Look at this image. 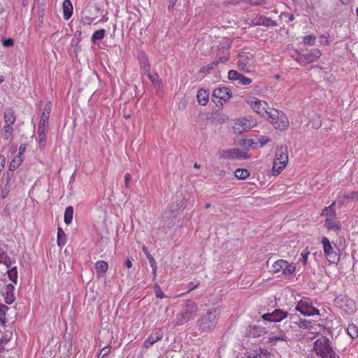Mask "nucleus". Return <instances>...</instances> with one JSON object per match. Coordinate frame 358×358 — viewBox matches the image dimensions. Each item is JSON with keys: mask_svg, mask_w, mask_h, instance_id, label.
<instances>
[{"mask_svg": "<svg viewBox=\"0 0 358 358\" xmlns=\"http://www.w3.org/2000/svg\"><path fill=\"white\" fill-rule=\"evenodd\" d=\"M217 65H215V64H214V62L210 64H208V66H203L201 69V72H203V73H210V71L212 69H213Z\"/></svg>", "mask_w": 358, "mask_h": 358, "instance_id": "5fc2aeb1", "label": "nucleus"}, {"mask_svg": "<svg viewBox=\"0 0 358 358\" xmlns=\"http://www.w3.org/2000/svg\"><path fill=\"white\" fill-rule=\"evenodd\" d=\"M281 17H285L288 19V22H292L294 20V15L292 13H287V12H283L280 15Z\"/></svg>", "mask_w": 358, "mask_h": 358, "instance_id": "6e6d98bb", "label": "nucleus"}, {"mask_svg": "<svg viewBox=\"0 0 358 358\" xmlns=\"http://www.w3.org/2000/svg\"><path fill=\"white\" fill-rule=\"evenodd\" d=\"M346 301L347 306H354V303L351 300H348L346 297L343 295H338L334 299L335 303L342 308L343 306L344 302Z\"/></svg>", "mask_w": 358, "mask_h": 358, "instance_id": "393cba45", "label": "nucleus"}, {"mask_svg": "<svg viewBox=\"0 0 358 358\" xmlns=\"http://www.w3.org/2000/svg\"><path fill=\"white\" fill-rule=\"evenodd\" d=\"M64 18L69 20L73 14V5L70 0H64L63 2Z\"/></svg>", "mask_w": 358, "mask_h": 358, "instance_id": "412c9836", "label": "nucleus"}, {"mask_svg": "<svg viewBox=\"0 0 358 358\" xmlns=\"http://www.w3.org/2000/svg\"><path fill=\"white\" fill-rule=\"evenodd\" d=\"M151 82L155 84L158 80V76L157 74L152 75L150 71L145 73Z\"/></svg>", "mask_w": 358, "mask_h": 358, "instance_id": "13d9d810", "label": "nucleus"}, {"mask_svg": "<svg viewBox=\"0 0 358 358\" xmlns=\"http://www.w3.org/2000/svg\"><path fill=\"white\" fill-rule=\"evenodd\" d=\"M105 30L103 29L96 31L92 36V41H95L97 40H101L105 36Z\"/></svg>", "mask_w": 358, "mask_h": 358, "instance_id": "4c0bfd02", "label": "nucleus"}, {"mask_svg": "<svg viewBox=\"0 0 358 358\" xmlns=\"http://www.w3.org/2000/svg\"><path fill=\"white\" fill-rule=\"evenodd\" d=\"M6 159L5 157L0 155V169H3L5 166Z\"/></svg>", "mask_w": 358, "mask_h": 358, "instance_id": "e2e57ef3", "label": "nucleus"}, {"mask_svg": "<svg viewBox=\"0 0 358 358\" xmlns=\"http://www.w3.org/2000/svg\"><path fill=\"white\" fill-rule=\"evenodd\" d=\"M246 0H229V1L226 2V5H231V6H236L238 5L241 3H246Z\"/></svg>", "mask_w": 358, "mask_h": 358, "instance_id": "4d7b16f0", "label": "nucleus"}, {"mask_svg": "<svg viewBox=\"0 0 358 358\" xmlns=\"http://www.w3.org/2000/svg\"><path fill=\"white\" fill-rule=\"evenodd\" d=\"M316 40V36L314 34H309L303 37V43L307 45L312 46L314 45Z\"/></svg>", "mask_w": 358, "mask_h": 358, "instance_id": "79ce46f5", "label": "nucleus"}, {"mask_svg": "<svg viewBox=\"0 0 358 358\" xmlns=\"http://www.w3.org/2000/svg\"><path fill=\"white\" fill-rule=\"evenodd\" d=\"M271 123L275 129H279L280 131L287 129L289 124V120L285 114L281 115V116L275 121L271 120Z\"/></svg>", "mask_w": 358, "mask_h": 358, "instance_id": "f3484780", "label": "nucleus"}, {"mask_svg": "<svg viewBox=\"0 0 358 358\" xmlns=\"http://www.w3.org/2000/svg\"><path fill=\"white\" fill-rule=\"evenodd\" d=\"M124 265L127 267V268H131L132 266V262L130 259H127L125 262H124Z\"/></svg>", "mask_w": 358, "mask_h": 358, "instance_id": "69168bd1", "label": "nucleus"}, {"mask_svg": "<svg viewBox=\"0 0 358 358\" xmlns=\"http://www.w3.org/2000/svg\"><path fill=\"white\" fill-rule=\"evenodd\" d=\"M248 358H269V353L266 350H260V353L254 355L252 357H248Z\"/></svg>", "mask_w": 358, "mask_h": 358, "instance_id": "8fccbe9b", "label": "nucleus"}, {"mask_svg": "<svg viewBox=\"0 0 358 358\" xmlns=\"http://www.w3.org/2000/svg\"><path fill=\"white\" fill-rule=\"evenodd\" d=\"M321 243L322 244L324 255L329 262L331 264L337 263L339 257L331 246L329 240L327 237H323Z\"/></svg>", "mask_w": 358, "mask_h": 358, "instance_id": "9b49d317", "label": "nucleus"}, {"mask_svg": "<svg viewBox=\"0 0 358 358\" xmlns=\"http://www.w3.org/2000/svg\"><path fill=\"white\" fill-rule=\"evenodd\" d=\"M155 293L157 298L163 299L165 297L164 292L158 285H155Z\"/></svg>", "mask_w": 358, "mask_h": 358, "instance_id": "603ef678", "label": "nucleus"}, {"mask_svg": "<svg viewBox=\"0 0 358 358\" xmlns=\"http://www.w3.org/2000/svg\"><path fill=\"white\" fill-rule=\"evenodd\" d=\"M14 286L12 284H8L6 285L4 291H3V295H4V299L5 302L7 304H11L15 301V295H14Z\"/></svg>", "mask_w": 358, "mask_h": 358, "instance_id": "aec40b11", "label": "nucleus"}, {"mask_svg": "<svg viewBox=\"0 0 358 358\" xmlns=\"http://www.w3.org/2000/svg\"><path fill=\"white\" fill-rule=\"evenodd\" d=\"M65 237L66 235L64 232V231L61 229H58L57 231V243L59 245H64L65 243Z\"/></svg>", "mask_w": 358, "mask_h": 358, "instance_id": "37998d69", "label": "nucleus"}, {"mask_svg": "<svg viewBox=\"0 0 358 358\" xmlns=\"http://www.w3.org/2000/svg\"><path fill=\"white\" fill-rule=\"evenodd\" d=\"M9 192H10V185H9V180H8L6 184L1 189V191H0L1 198L5 199L8 196Z\"/></svg>", "mask_w": 358, "mask_h": 358, "instance_id": "c03bdc74", "label": "nucleus"}, {"mask_svg": "<svg viewBox=\"0 0 358 358\" xmlns=\"http://www.w3.org/2000/svg\"><path fill=\"white\" fill-rule=\"evenodd\" d=\"M73 215V208L71 206L66 207L64 212V222L69 224L72 222Z\"/></svg>", "mask_w": 358, "mask_h": 358, "instance_id": "bb28decb", "label": "nucleus"}, {"mask_svg": "<svg viewBox=\"0 0 358 358\" xmlns=\"http://www.w3.org/2000/svg\"><path fill=\"white\" fill-rule=\"evenodd\" d=\"M22 162V159L20 155L15 156L10 163L9 171H14L21 164Z\"/></svg>", "mask_w": 358, "mask_h": 358, "instance_id": "c756f323", "label": "nucleus"}, {"mask_svg": "<svg viewBox=\"0 0 358 358\" xmlns=\"http://www.w3.org/2000/svg\"><path fill=\"white\" fill-rule=\"evenodd\" d=\"M235 176L241 180H243L249 177L250 172L247 169H238L234 171Z\"/></svg>", "mask_w": 358, "mask_h": 358, "instance_id": "2f4dec72", "label": "nucleus"}, {"mask_svg": "<svg viewBox=\"0 0 358 358\" xmlns=\"http://www.w3.org/2000/svg\"><path fill=\"white\" fill-rule=\"evenodd\" d=\"M325 227L329 230L337 231L341 229V224L338 222L334 221L330 218H327L325 221Z\"/></svg>", "mask_w": 358, "mask_h": 358, "instance_id": "b1692460", "label": "nucleus"}, {"mask_svg": "<svg viewBox=\"0 0 358 358\" xmlns=\"http://www.w3.org/2000/svg\"><path fill=\"white\" fill-rule=\"evenodd\" d=\"M321 51L319 49L314 48L308 53L300 54L296 60L301 66H306L316 62L321 57Z\"/></svg>", "mask_w": 358, "mask_h": 358, "instance_id": "9d476101", "label": "nucleus"}, {"mask_svg": "<svg viewBox=\"0 0 358 358\" xmlns=\"http://www.w3.org/2000/svg\"><path fill=\"white\" fill-rule=\"evenodd\" d=\"M249 121L248 120H239L238 124L241 125L243 130H248L250 129V125L248 124Z\"/></svg>", "mask_w": 358, "mask_h": 358, "instance_id": "864d4df0", "label": "nucleus"}, {"mask_svg": "<svg viewBox=\"0 0 358 358\" xmlns=\"http://www.w3.org/2000/svg\"><path fill=\"white\" fill-rule=\"evenodd\" d=\"M287 315V312L281 309H275L272 313L264 314L262 317L264 320L277 322L286 318Z\"/></svg>", "mask_w": 358, "mask_h": 358, "instance_id": "ddd939ff", "label": "nucleus"}, {"mask_svg": "<svg viewBox=\"0 0 358 358\" xmlns=\"http://www.w3.org/2000/svg\"><path fill=\"white\" fill-rule=\"evenodd\" d=\"M256 145H259V146L261 148L267 143L271 141V139L266 136H257L256 138Z\"/></svg>", "mask_w": 358, "mask_h": 358, "instance_id": "58836bf2", "label": "nucleus"}, {"mask_svg": "<svg viewBox=\"0 0 358 358\" xmlns=\"http://www.w3.org/2000/svg\"><path fill=\"white\" fill-rule=\"evenodd\" d=\"M138 57L141 69L144 71L145 73H148L150 70V66L148 63V57L143 52L139 53Z\"/></svg>", "mask_w": 358, "mask_h": 358, "instance_id": "4be33fe9", "label": "nucleus"}, {"mask_svg": "<svg viewBox=\"0 0 358 358\" xmlns=\"http://www.w3.org/2000/svg\"><path fill=\"white\" fill-rule=\"evenodd\" d=\"M45 130H46V127H45L44 130L43 129H40V125H38V138H39L38 142L41 145H45V136H46Z\"/></svg>", "mask_w": 358, "mask_h": 358, "instance_id": "a19ab883", "label": "nucleus"}, {"mask_svg": "<svg viewBox=\"0 0 358 358\" xmlns=\"http://www.w3.org/2000/svg\"><path fill=\"white\" fill-rule=\"evenodd\" d=\"M296 270V266L289 264L286 260L278 259L272 266V271L274 273H282L284 275L292 274Z\"/></svg>", "mask_w": 358, "mask_h": 358, "instance_id": "1a4fd4ad", "label": "nucleus"}, {"mask_svg": "<svg viewBox=\"0 0 358 358\" xmlns=\"http://www.w3.org/2000/svg\"><path fill=\"white\" fill-rule=\"evenodd\" d=\"M296 310L306 316L320 315V310L313 306L312 301L308 298L301 299L298 302Z\"/></svg>", "mask_w": 358, "mask_h": 358, "instance_id": "0eeeda50", "label": "nucleus"}, {"mask_svg": "<svg viewBox=\"0 0 358 358\" xmlns=\"http://www.w3.org/2000/svg\"><path fill=\"white\" fill-rule=\"evenodd\" d=\"M108 268V264L105 261H98L95 264V269L98 273H105Z\"/></svg>", "mask_w": 358, "mask_h": 358, "instance_id": "a878e982", "label": "nucleus"}, {"mask_svg": "<svg viewBox=\"0 0 358 358\" xmlns=\"http://www.w3.org/2000/svg\"><path fill=\"white\" fill-rule=\"evenodd\" d=\"M228 59H229V53L226 52L222 56L217 57L215 58V59L214 60V64H215V65H218L220 63L224 64V63L227 62L228 61Z\"/></svg>", "mask_w": 358, "mask_h": 358, "instance_id": "a18cd8bd", "label": "nucleus"}, {"mask_svg": "<svg viewBox=\"0 0 358 358\" xmlns=\"http://www.w3.org/2000/svg\"><path fill=\"white\" fill-rule=\"evenodd\" d=\"M197 101L200 105L205 106L208 101V93L204 90H199L197 92Z\"/></svg>", "mask_w": 358, "mask_h": 358, "instance_id": "5701e85b", "label": "nucleus"}, {"mask_svg": "<svg viewBox=\"0 0 358 358\" xmlns=\"http://www.w3.org/2000/svg\"><path fill=\"white\" fill-rule=\"evenodd\" d=\"M24 151V148H22V147H20L18 155H20L21 157V155H22Z\"/></svg>", "mask_w": 358, "mask_h": 358, "instance_id": "338daca9", "label": "nucleus"}, {"mask_svg": "<svg viewBox=\"0 0 358 358\" xmlns=\"http://www.w3.org/2000/svg\"><path fill=\"white\" fill-rule=\"evenodd\" d=\"M51 109H52V103L50 101H48V103H46L45 108H44V111L43 112L41 117V120H40V122H39L40 129H43L44 130L45 127H47V124L48 122Z\"/></svg>", "mask_w": 358, "mask_h": 358, "instance_id": "a211bd4d", "label": "nucleus"}, {"mask_svg": "<svg viewBox=\"0 0 358 358\" xmlns=\"http://www.w3.org/2000/svg\"><path fill=\"white\" fill-rule=\"evenodd\" d=\"M178 0H169V4L168 6V8L171 9L173 8Z\"/></svg>", "mask_w": 358, "mask_h": 358, "instance_id": "0e129e2a", "label": "nucleus"}, {"mask_svg": "<svg viewBox=\"0 0 358 358\" xmlns=\"http://www.w3.org/2000/svg\"><path fill=\"white\" fill-rule=\"evenodd\" d=\"M8 261L10 262V258L7 255V253L5 251V250L3 248L0 247V264H5L8 268L9 266L7 264Z\"/></svg>", "mask_w": 358, "mask_h": 358, "instance_id": "c9c22d12", "label": "nucleus"}, {"mask_svg": "<svg viewBox=\"0 0 358 358\" xmlns=\"http://www.w3.org/2000/svg\"><path fill=\"white\" fill-rule=\"evenodd\" d=\"M219 314L217 308H210L201 315L196 322V326L201 334L209 333L215 329Z\"/></svg>", "mask_w": 358, "mask_h": 358, "instance_id": "f257e3e1", "label": "nucleus"}, {"mask_svg": "<svg viewBox=\"0 0 358 358\" xmlns=\"http://www.w3.org/2000/svg\"><path fill=\"white\" fill-rule=\"evenodd\" d=\"M4 126L3 127L1 135L5 140H8L13 136V124L16 120L15 112L11 108H7L4 112Z\"/></svg>", "mask_w": 358, "mask_h": 358, "instance_id": "39448f33", "label": "nucleus"}, {"mask_svg": "<svg viewBox=\"0 0 358 358\" xmlns=\"http://www.w3.org/2000/svg\"><path fill=\"white\" fill-rule=\"evenodd\" d=\"M8 308L7 306L0 303V322L4 324L6 322V314Z\"/></svg>", "mask_w": 358, "mask_h": 358, "instance_id": "e433bc0d", "label": "nucleus"}, {"mask_svg": "<svg viewBox=\"0 0 358 358\" xmlns=\"http://www.w3.org/2000/svg\"><path fill=\"white\" fill-rule=\"evenodd\" d=\"M7 273L9 279L15 284H16L17 280V271L16 266H14L9 269Z\"/></svg>", "mask_w": 358, "mask_h": 358, "instance_id": "f704fd0d", "label": "nucleus"}, {"mask_svg": "<svg viewBox=\"0 0 358 358\" xmlns=\"http://www.w3.org/2000/svg\"><path fill=\"white\" fill-rule=\"evenodd\" d=\"M284 113L281 111H279L276 109L271 108L270 110H268V113L266 115L268 116L270 121L271 120H275L278 119L281 115H283Z\"/></svg>", "mask_w": 358, "mask_h": 358, "instance_id": "473e14b6", "label": "nucleus"}, {"mask_svg": "<svg viewBox=\"0 0 358 358\" xmlns=\"http://www.w3.org/2000/svg\"><path fill=\"white\" fill-rule=\"evenodd\" d=\"M313 350L321 358H336V357L331 341L326 336H320L315 341Z\"/></svg>", "mask_w": 358, "mask_h": 358, "instance_id": "f03ea898", "label": "nucleus"}, {"mask_svg": "<svg viewBox=\"0 0 358 358\" xmlns=\"http://www.w3.org/2000/svg\"><path fill=\"white\" fill-rule=\"evenodd\" d=\"M131 180V175L129 173H127L124 176V186L127 187L130 181Z\"/></svg>", "mask_w": 358, "mask_h": 358, "instance_id": "680f3d73", "label": "nucleus"}, {"mask_svg": "<svg viewBox=\"0 0 358 358\" xmlns=\"http://www.w3.org/2000/svg\"><path fill=\"white\" fill-rule=\"evenodd\" d=\"M213 96L220 100L227 101L231 95L229 89L225 87H220L213 90Z\"/></svg>", "mask_w": 358, "mask_h": 358, "instance_id": "dca6fc26", "label": "nucleus"}, {"mask_svg": "<svg viewBox=\"0 0 358 358\" xmlns=\"http://www.w3.org/2000/svg\"><path fill=\"white\" fill-rule=\"evenodd\" d=\"M288 162V151L286 146L280 145L277 147L275 158L273 166V175H278L287 166Z\"/></svg>", "mask_w": 358, "mask_h": 358, "instance_id": "20e7f679", "label": "nucleus"}, {"mask_svg": "<svg viewBox=\"0 0 358 358\" xmlns=\"http://www.w3.org/2000/svg\"><path fill=\"white\" fill-rule=\"evenodd\" d=\"M196 312V303L192 300H187L180 313L176 316V325L180 326L187 322L189 320L194 317Z\"/></svg>", "mask_w": 358, "mask_h": 358, "instance_id": "7ed1b4c3", "label": "nucleus"}, {"mask_svg": "<svg viewBox=\"0 0 358 358\" xmlns=\"http://www.w3.org/2000/svg\"><path fill=\"white\" fill-rule=\"evenodd\" d=\"M340 1H341L342 2V3H343V4H348V3H349V2L350 1V0H340Z\"/></svg>", "mask_w": 358, "mask_h": 358, "instance_id": "774afa93", "label": "nucleus"}, {"mask_svg": "<svg viewBox=\"0 0 358 358\" xmlns=\"http://www.w3.org/2000/svg\"><path fill=\"white\" fill-rule=\"evenodd\" d=\"M347 332L352 339L357 338L358 337V328L354 324H350L348 325Z\"/></svg>", "mask_w": 358, "mask_h": 358, "instance_id": "7c9ffc66", "label": "nucleus"}, {"mask_svg": "<svg viewBox=\"0 0 358 358\" xmlns=\"http://www.w3.org/2000/svg\"><path fill=\"white\" fill-rule=\"evenodd\" d=\"M241 145L247 150L250 148H255V145H256V140L255 138L243 139Z\"/></svg>", "mask_w": 358, "mask_h": 358, "instance_id": "72a5a7b5", "label": "nucleus"}, {"mask_svg": "<svg viewBox=\"0 0 358 358\" xmlns=\"http://www.w3.org/2000/svg\"><path fill=\"white\" fill-rule=\"evenodd\" d=\"M336 203V201H334L329 206L324 208L322 210V212L321 213V216L323 217H331L335 215V210L334 208V206Z\"/></svg>", "mask_w": 358, "mask_h": 358, "instance_id": "cd10ccee", "label": "nucleus"}, {"mask_svg": "<svg viewBox=\"0 0 358 358\" xmlns=\"http://www.w3.org/2000/svg\"><path fill=\"white\" fill-rule=\"evenodd\" d=\"M4 47H10L13 45V40L12 38H8L3 41Z\"/></svg>", "mask_w": 358, "mask_h": 358, "instance_id": "052dcab7", "label": "nucleus"}, {"mask_svg": "<svg viewBox=\"0 0 358 358\" xmlns=\"http://www.w3.org/2000/svg\"><path fill=\"white\" fill-rule=\"evenodd\" d=\"M342 197L344 199H352V200H358V192H352L348 194H343Z\"/></svg>", "mask_w": 358, "mask_h": 358, "instance_id": "09e8293b", "label": "nucleus"}, {"mask_svg": "<svg viewBox=\"0 0 358 358\" xmlns=\"http://www.w3.org/2000/svg\"><path fill=\"white\" fill-rule=\"evenodd\" d=\"M246 3L252 6H264L266 3V0H246Z\"/></svg>", "mask_w": 358, "mask_h": 358, "instance_id": "de8ad7c7", "label": "nucleus"}, {"mask_svg": "<svg viewBox=\"0 0 358 358\" xmlns=\"http://www.w3.org/2000/svg\"><path fill=\"white\" fill-rule=\"evenodd\" d=\"M228 78L232 81H236L237 84L241 85H248L252 83V80L245 77L236 70H230L228 72Z\"/></svg>", "mask_w": 358, "mask_h": 358, "instance_id": "4468645a", "label": "nucleus"}, {"mask_svg": "<svg viewBox=\"0 0 358 358\" xmlns=\"http://www.w3.org/2000/svg\"><path fill=\"white\" fill-rule=\"evenodd\" d=\"M298 324V327L299 328L303 329H310L311 327L312 322L310 320H299V322H296Z\"/></svg>", "mask_w": 358, "mask_h": 358, "instance_id": "49530a36", "label": "nucleus"}, {"mask_svg": "<svg viewBox=\"0 0 358 358\" xmlns=\"http://www.w3.org/2000/svg\"><path fill=\"white\" fill-rule=\"evenodd\" d=\"M163 338V334L161 331H157L155 333L151 334L145 341L144 346L145 348H150L156 342L162 340Z\"/></svg>", "mask_w": 358, "mask_h": 358, "instance_id": "6ab92c4d", "label": "nucleus"}, {"mask_svg": "<svg viewBox=\"0 0 358 358\" xmlns=\"http://www.w3.org/2000/svg\"><path fill=\"white\" fill-rule=\"evenodd\" d=\"M247 102L250 104L253 110L261 116L265 117L267 115L269 109L267 102L257 98H249Z\"/></svg>", "mask_w": 358, "mask_h": 358, "instance_id": "f8f14e48", "label": "nucleus"}, {"mask_svg": "<svg viewBox=\"0 0 358 358\" xmlns=\"http://www.w3.org/2000/svg\"><path fill=\"white\" fill-rule=\"evenodd\" d=\"M110 352V346H106L104 348H103L99 355H98V358H103L105 356H106L107 355L109 354V352Z\"/></svg>", "mask_w": 358, "mask_h": 358, "instance_id": "3c124183", "label": "nucleus"}, {"mask_svg": "<svg viewBox=\"0 0 358 358\" xmlns=\"http://www.w3.org/2000/svg\"><path fill=\"white\" fill-rule=\"evenodd\" d=\"M244 22L250 26H264L266 27L278 26V23L275 20L259 14L245 19Z\"/></svg>", "mask_w": 358, "mask_h": 358, "instance_id": "423d86ee", "label": "nucleus"}, {"mask_svg": "<svg viewBox=\"0 0 358 358\" xmlns=\"http://www.w3.org/2000/svg\"><path fill=\"white\" fill-rule=\"evenodd\" d=\"M250 59L248 53L239 54L237 60L238 69L245 72H250V66L248 65Z\"/></svg>", "mask_w": 358, "mask_h": 358, "instance_id": "2eb2a0df", "label": "nucleus"}, {"mask_svg": "<svg viewBox=\"0 0 358 358\" xmlns=\"http://www.w3.org/2000/svg\"><path fill=\"white\" fill-rule=\"evenodd\" d=\"M287 336L284 333H280L279 335H274L269 337V341L272 343H275L278 341H286Z\"/></svg>", "mask_w": 358, "mask_h": 358, "instance_id": "ea45409f", "label": "nucleus"}, {"mask_svg": "<svg viewBox=\"0 0 358 358\" xmlns=\"http://www.w3.org/2000/svg\"><path fill=\"white\" fill-rule=\"evenodd\" d=\"M146 257H147L148 262L150 264V266L152 268V273L153 277L155 278L157 275V269L156 261H155V258L152 257V255H151L149 252H146Z\"/></svg>", "mask_w": 358, "mask_h": 358, "instance_id": "c85d7f7f", "label": "nucleus"}, {"mask_svg": "<svg viewBox=\"0 0 358 358\" xmlns=\"http://www.w3.org/2000/svg\"><path fill=\"white\" fill-rule=\"evenodd\" d=\"M220 157L224 159H246L250 157L246 151L239 148H232L222 150L220 152Z\"/></svg>", "mask_w": 358, "mask_h": 358, "instance_id": "6e6552de", "label": "nucleus"}, {"mask_svg": "<svg viewBox=\"0 0 358 358\" xmlns=\"http://www.w3.org/2000/svg\"><path fill=\"white\" fill-rule=\"evenodd\" d=\"M309 252H303L301 253V261L303 262V264H306L308 260V256L309 255Z\"/></svg>", "mask_w": 358, "mask_h": 358, "instance_id": "bf43d9fd", "label": "nucleus"}]
</instances>
